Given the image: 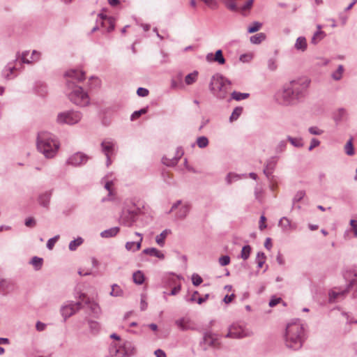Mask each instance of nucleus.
Returning <instances> with one entry per match:
<instances>
[{
    "label": "nucleus",
    "mask_w": 357,
    "mask_h": 357,
    "mask_svg": "<svg viewBox=\"0 0 357 357\" xmlns=\"http://www.w3.org/2000/svg\"><path fill=\"white\" fill-rule=\"evenodd\" d=\"M343 66H340L337 68V70L333 73V77L334 79H336V80H338L340 79L341 77H342V73H343Z\"/></svg>",
    "instance_id": "43"
},
{
    "label": "nucleus",
    "mask_w": 357,
    "mask_h": 357,
    "mask_svg": "<svg viewBox=\"0 0 357 357\" xmlns=\"http://www.w3.org/2000/svg\"><path fill=\"white\" fill-rule=\"evenodd\" d=\"M251 252V248L250 245H245L243 247L241 250V258L244 260L248 259Z\"/></svg>",
    "instance_id": "37"
},
{
    "label": "nucleus",
    "mask_w": 357,
    "mask_h": 357,
    "mask_svg": "<svg viewBox=\"0 0 357 357\" xmlns=\"http://www.w3.org/2000/svg\"><path fill=\"white\" fill-rule=\"evenodd\" d=\"M202 1L211 9H217L218 8V3L215 0H202Z\"/></svg>",
    "instance_id": "41"
},
{
    "label": "nucleus",
    "mask_w": 357,
    "mask_h": 357,
    "mask_svg": "<svg viewBox=\"0 0 357 357\" xmlns=\"http://www.w3.org/2000/svg\"><path fill=\"white\" fill-rule=\"evenodd\" d=\"M133 281L137 284H142L144 280V275L140 271H137L133 273Z\"/></svg>",
    "instance_id": "27"
},
{
    "label": "nucleus",
    "mask_w": 357,
    "mask_h": 357,
    "mask_svg": "<svg viewBox=\"0 0 357 357\" xmlns=\"http://www.w3.org/2000/svg\"><path fill=\"white\" fill-rule=\"evenodd\" d=\"M345 153L349 155H353L354 154V149L352 142V139H350L344 146Z\"/></svg>",
    "instance_id": "32"
},
{
    "label": "nucleus",
    "mask_w": 357,
    "mask_h": 357,
    "mask_svg": "<svg viewBox=\"0 0 357 357\" xmlns=\"http://www.w3.org/2000/svg\"><path fill=\"white\" fill-rule=\"evenodd\" d=\"M242 112H243V108L242 107H236L234 109V111H233V112H232V114H231V115L230 116V121L232 122L234 121H236L240 116V115L241 114Z\"/></svg>",
    "instance_id": "36"
},
{
    "label": "nucleus",
    "mask_w": 357,
    "mask_h": 357,
    "mask_svg": "<svg viewBox=\"0 0 357 357\" xmlns=\"http://www.w3.org/2000/svg\"><path fill=\"white\" fill-rule=\"evenodd\" d=\"M254 57L253 53H247L240 56V61L242 62H250Z\"/></svg>",
    "instance_id": "42"
},
{
    "label": "nucleus",
    "mask_w": 357,
    "mask_h": 357,
    "mask_svg": "<svg viewBox=\"0 0 357 357\" xmlns=\"http://www.w3.org/2000/svg\"><path fill=\"white\" fill-rule=\"evenodd\" d=\"M66 76L68 77V87L72 89V91L69 93L70 100L75 104L82 107L87 105L89 102L87 93L84 92L82 88L73 86V81L79 82L84 79V73L82 71L70 70L66 72Z\"/></svg>",
    "instance_id": "1"
},
{
    "label": "nucleus",
    "mask_w": 357,
    "mask_h": 357,
    "mask_svg": "<svg viewBox=\"0 0 357 357\" xmlns=\"http://www.w3.org/2000/svg\"><path fill=\"white\" fill-rule=\"evenodd\" d=\"M264 246L268 250H271V248H272V242H271V239L270 238H267L266 239V241L264 243Z\"/></svg>",
    "instance_id": "63"
},
{
    "label": "nucleus",
    "mask_w": 357,
    "mask_h": 357,
    "mask_svg": "<svg viewBox=\"0 0 357 357\" xmlns=\"http://www.w3.org/2000/svg\"><path fill=\"white\" fill-rule=\"evenodd\" d=\"M176 324L178 328L183 331L193 329V324L189 319H181L176 321Z\"/></svg>",
    "instance_id": "15"
},
{
    "label": "nucleus",
    "mask_w": 357,
    "mask_h": 357,
    "mask_svg": "<svg viewBox=\"0 0 357 357\" xmlns=\"http://www.w3.org/2000/svg\"><path fill=\"white\" fill-rule=\"evenodd\" d=\"M137 93L139 96L145 97V96H148L149 91L144 88H139L137 91Z\"/></svg>",
    "instance_id": "53"
},
{
    "label": "nucleus",
    "mask_w": 357,
    "mask_h": 357,
    "mask_svg": "<svg viewBox=\"0 0 357 357\" xmlns=\"http://www.w3.org/2000/svg\"><path fill=\"white\" fill-rule=\"evenodd\" d=\"M91 273H92V270L90 269V268H81L78 271V273L81 276H82V275H89L91 274Z\"/></svg>",
    "instance_id": "52"
},
{
    "label": "nucleus",
    "mask_w": 357,
    "mask_h": 357,
    "mask_svg": "<svg viewBox=\"0 0 357 357\" xmlns=\"http://www.w3.org/2000/svg\"><path fill=\"white\" fill-rule=\"evenodd\" d=\"M102 151L107 158L108 164L110 163L109 154L113 151V144L110 142H103L102 143Z\"/></svg>",
    "instance_id": "18"
},
{
    "label": "nucleus",
    "mask_w": 357,
    "mask_h": 357,
    "mask_svg": "<svg viewBox=\"0 0 357 357\" xmlns=\"http://www.w3.org/2000/svg\"><path fill=\"white\" fill-rule=\"evenodd\" d=\"M89 307L92 310V311L94 313L98 314L100 312V308H99L98 305L96 303H89Z\"/></svg>",
    "instance_id": "57"
},
{
    "label": "nucleus",
    "mask_w": 357,
    "mask_h": 357,
    "mask_svg": "<svg viewBox=\"0 0 357 357\" xmlns=\"http://www.w3.org/2000/svg\"><path fill=\"white\" fill-rule=\"evenodd\" d=\"M266 257L264 253H259L257 255V264L259 268H261L265 263Z\"/></svg>",
    "instance_id": "48"
},
{
    "label": "nucleus",
    "mask_w": 357,
    "mask_h": 357,
    "mask_svg": "<svg viewBox=\"0 0 357 357\" xmlns=\"http://www.w3.org/2000/svg\"><path fill=\"white\" fill-rule=\"evenodd\" d=\"M135 235H137V236L139 237V239L137 242H127L126 244V250H128V251H131V250H139L140 248H141V244H142V234L138 233V232H136L135 233Z\"/></svg>",
    "instance_id": "14"
},
{
    "label": "nucleus",
    "mask_w": 357,
    "mask_h": 357,
    "mask_svg": "<svg viewBox=\"0 0 357 357\" xmlns=\"http://www.w3.org/2000/svg\"><path fill=\"white\" fill-rule=\"evenodd\" d=\"M310 84L308 77H299L291 81L283 91V98L287 103H291L301 97Z\"/></svg>",
    "instance_id": "2"
},
{
    "label": "nucleus",
    "mask_w": 357,
    "mask_h": 357,
    "mask_svg": "<svg viewBox=\"0 0 357 357\" xmlns=\"http://www.w3.org/2000/svg\"><path fill=\"white\" fill-rule=\"evenodd\" d=\"M347 291H337L336 289H333L332 290L330 293H329V299H330V301L331 302H333L335 301L339 296H343L344 295V294Z\"/></svg>",
    "instance_id": "28"
},
{
    "label": "nucleus",
    "mask_w": 357,
    "mask_h": 357,
    "mask_svg": "<svg viewBox=\"0 0 357 357\" xmlns=\"http://www.w3.org/2000/svg\"><path fill=\"white\" fill-rule=\"evenodd\" d=\"M288 139H289V141L291 142V144H293L294 146H302V143L300 139H296V138H292L290 137Z\"/></svg>",
    "instance_id": "54"
},
{
    "label": "nucleus",
    "mask_w": 357,
    "mask_h": 357,
    "mask_svg": "<svg viewBox=\"0 0 357 357\" xmlns=\"http://www.w3.org/2000/svg\"><path fill=\"white\" fill-rule=\"evenodd\" d=\"M155 355L156 357H167L165 353L161 349H157L155 351Z\"/></svg>",
    "instance_id": "64"
},
{
    "label": "nucleus",
    "mask_w": 357,
    "mask_h": 357,
    "mask_svg": "<svg viewBox=\"0 0 357 357\" xmlns=\"http://www.w3.org/2000/svg\"><path fill=\"white\" fill-rule=\"evenodd\" d=\"M204 341L210 346L218 347L220 345V335L211 332H206L204 335Z\"/></svg>",
    "instance_id": "9"
},
{
    "label": "nucleus",
    "mask_w": 357,
    "mask_h": 357,
    "mask_svg": "<svg viewBox=\"0 0 357 357\" xmlns=\"http://www.w3.org/2000/svg\"><path fill=\"white\" fill-rule=\"evenodd\" d=\"M197 144L199 148H204L208 146V140L206 137H199L197 139Z\"/></svg>",
    "instance_id": "38"
},
{
    "label": "nucleus",
    "mask_w": 357,
    "mask_h": 357,
    "mask_svg": "<svg viewBox=\"0 0 357 357\" xmlns=\"http://www.w3.org/2000/svg\"><path fill=\"white\" fill-rule=\"evenodd\" d=\"M309 131L312 135H321L322 131L317 127H311L309 128Z\"/></svg>",
    "instance_id": "58"
},
{
    "label": "nucleus",
    "mask_w": 357,
    "mask_h": 357,
    "mask_svg": "<svg viewBox=\"0 0 357 357\" xmlns=\"http://www.w3.org/2000/svg\"><path fill=\"white\" fill-rule=\"evenodd\" d=\"M234 297H235L234 294L226 295L225 296L223 301L226 304H228L234 300Z\"/></svg>",
    "instance_id": "59"
},
{
    "label": "nucleus",
    "mask_w": 357,
    "mask_h": 357,
    "mask_svg": "<svg viewBox=\"0 0 357 357\" xmlns=\"http://www.w3.org/2000/svg\"><path fill=\"white\" fill-rule=\"evenodd\" d=\"M42 262L43 259L41 258L35 257L32 259V264L36 267H40L42 264Z\"/></svg>",
    "instance_id": "55"
},
{
    "label": "nucleus",
    "mask_w": 357,
    "mask_h": 357,
    "mask_svg": "<svg viewBox=\"0 0 357 357\" xmlns=\"http://www.w3.org/2000/svg\"><path fill=\"white\" fill-rule=\"evenodd\" d=\"M80 308L79 302L64 306L61 310L62 315L65 317H69L74 314Z\"/></svg>",
    "instance_id": "10"
},
{
    "label": "nucleus",
    "mask_w": 357,
    "mask_h": 357,
    "mask_svg": "<svg viewBox=\"0 0 357 357\" xmlns=\"http://www.w3.org/2000/svg\"><path fill=\"white\" fill-rule=\"evenodd\" d=\"M319 140H317L316 139H312V141H311V143H310V146L309 147V150H312L314 147L319 146Z\"/></svg>",
    "instance_id": "61"
},
{
    "label": "nucleus",
    "mask_w": 357,
    "mask_h": 357,
    "mask_svg": "<svg viewBox=\"0 0 357 357\" xmlns=\"http://www.w3.org/2000/svg\"><path fill=\"white\" fill-rule=\"evenodd\" d=\"M110 294L113 296H119L122 295V289L117 284H114L112 287V291L110 292Z\"/></svg>",
    "instance_id": "40"
},
{
    "label": "nucleus",
    "mask_w": 357,
    "mask_h": 357,
    "mask_svg": "<svg viewBox=\"0 0 357 357\" xmlns=\"http://www.w3.org/2000/svg\"><path fill=\"white\" fill-rule=\"evenodd\" d=\"M192 281L194 285L198 286L202 282V278L197 274H194L192 277Z\"/></svg>",
    "instance_id": "49"
},
{
    "label": "nucleus",
    "mask_w": 357,
    "mask_h": 357,
    "mask_svg": "<svg viewBox=\"0 0 357 357\" xmlns=\"http://www.w3.org/2000/svg\"><path fill=\"white\" fill-rule=\"evenodd\" d=\"M83 243L82 238H77V239L72 241L69 244V249L70 250H75L78 246Z\"/></svg>",
    "instance_id": "35"
},
{
    "label": "nucleus",
    "mask_w": 357,
    "mask_h": 357,
    "mask_svg": "<svg viewBox=\"0 0 357 357\" xmlns=\"http://www.w3.org/2000/svg\"><path fill=\"white\" fill-rule=\"evenodd\" d=\"M318 31L314 34L313 37L312 38L311 42L314 44H317L318 42L321 40L326 36L325 33L322 31H321V26H317Z\"/></svg>",
    "instance_id": "20"
},
{
    "label": "nucleus",
    "mask_w": 357,
    "mask_h": 357,
    "mask_svg": "<svg viewBox=\"0 0 357 357\" xmlns=\"http://www.w3.org/2000/svg\"><path fill=\"white\" fill-rule=\"evenodd\" d=\"M229 81L220 75H214L211 79L209 88L211 91L219 98L223 99L228 92Z\"/></svg>",
    "instance_id": "5"
},
{
    "label": "nucleus",
    "mask_w": 357,
    "mask_h": 357,
    "mask_svg": "<svg viewBox=\"0 0 357 357\" xmlns=\"http://www.w3.org/2000/svg\"><path fill=\"white\" fill-rule=\"evenodd\" d=\"M110 354L112 356H114L115 357H123V356H124L126 355V352L123 350H121L120 349H115L114 351L111 349Z\"/></svg>",
    "instance_id": "47"
},
{
    "label": "nucleus",
    "mask_w": 357,
    "mask_h": 357,
    "mask_svg": "<svg viewBox=\"0 0 357 357\" xmlns=\"http://www.w3.org/2000/svg\"><path fill=\"white\" fill-rule=\"evenodd\" d=\"M189 211V206L188 205H181L179 211L177 213V217L179 218H185Z\"/></svg>",
    "instance_id": "33"
},
{
    "label": "nucleus",
    "mask_w": 357,
    "mask_h": 357,
    "mask_svg": "<svg viewBox=\"0 0 357 357\" xmlns=\"http://www.w3.org/2000/svg\"><path fill=\"white\" fill-rule=\"evenodd\" d=\"M37 148L46 158H53L59 148V142L47 132H40L38 135Z\"/></svg>",
    "instance_id": "4"
},
{
    "label": "nucleus",
    "mask_w": 357,
    "mask_h": 357,
    "mask_svg": "<svg viewBox=\"0 0 357 357\" xmlns=\"http://www.w3.org/2000/svg\"><path fill=\"white\" fill-rule=\"evenodd\" d=\"M143 252L146 253L147 255H149L155 256V257H157L158 258H160V259H163L164 258V255L160 251L157 250L156 248L146 249V250H144L143 251Z\"/></svg>",
    "instance_id": "26"
},
{
    "label": "nucleus",
    "mask_w": 357,
    "mask_h": 357,
    "mask_svg": "<svg viewBox=\"0 0 357 357\" xmlns=\"http://www.w3.org/2000/svg\"><path fill=\"white\" fill-rule=\"evenodd\" d=\"M147 112L146 109L144 108L139 111L135 112L131 116V120H135L138 119L142 114H146Z\"/></svg>",
    "instance_id": "45"
},
{
    "label": "nucleus",
    "mask_w": 357,
    "mask_h": 357,
    "mask_svg": "<svg viewBox=\"0 0 357 357\" xmlns=\"http://www.w3.org/2000/svg\"><path fill=\"white\" fill-rule=\"evenodd\" d=\"M266 218L264 215H261V218H260V220H259V228L260 230H264V229L266 228Z\"/></svg>",
    "instance_id": "51"
},
{
    "label": "nucleus",
    "mask_w": 357,
    "mask_h": 357,
    "mask_svg": "<svg viewBox=\"0 0 357 357\" xmlns=\"http://www.w3.org/2000/svg\"><path fill=\"white\" fill-rule=\"evenodd\" d=\"M206 60L209 62H218L219 64L222 65L225 63V59L223 56L222 52L220 50H217L214 55L213 54H207Z\"/></svg>",
    "instance_id": "12"
},
{
    "label": "nucleus",
    "mask_w": 357,
    "mask_h": 357,
    "mask_svg": "<svg viewBox=\"0 0 357 357\" xmlns=\"http://www.w3.org/2000/svg\"><path fill=\"white\" fill-rule=\"evenodd\" d=\"M254 3V0H248L245 5L241 7H238V12H240L243 15H247L248 13H249Z\"/></svg>",
    "instance_id": "22"
},
{
    "label": "nucleus",
    "mask_w": 357,
    "mask_h": 357,
    "mask_svg": "<svg viewBox=\"0 0 357 357\" xmlns=\"http://www.w3.org/2000/svg\"><path fill=\"white\" fill-rule=\"evenodd\" d=\"M304 341V328L299 321H293L287 324L285 333V344L291 349L301 348Z\"/></svg>",
    "instance_id": "3"
},
{
    "label": "nucleus",
    "mask_w": 357,
    "mask_h": 357,
    "mask_svg": "<svg viewBox=\"0 0 357 357\" xmlns=\"http://www.w3.org/2000/svg\"><path fill=\"white\" fill-rule=\"evenodd\" d=\"M81 114L77 112H66L60 113L57 116V122L73 125L79 122Z\"/></svg>",
    "instance_id": "6"
},
{
    "label": "nucleus",
    "mask_w": 357,
    "mask_h": 357,
    "mask_svg": "<svg viewBox=\"0 0 357 357\" xmlns=\"http://www.w3.org/2000/svg\"><path fill=\"white\" fill-rule=\"evenodd\" d=\"M113 185L112 181H107L105 185V189L109 192V197H112L114 195Z\"/></svg>",
    "instance_id": "44"
},
{
    "label": "nucleus",
    "mask_w": 357,
    "mask_h": 357,
    "mask_svg": "<svg viewBox=\"0 0 357 357\" xmlns=\"http://www.w3.org/2000/svg\"><path fill=\"white\" fill-rule=\"evenodd\" d=\"M266 36L264 33H259L250 37V40L253 44H260L265 40Z\"/></svg>",
    "instance_id": "23"
},
{
    "label": "nucleus",
    "mask_w": 357,
    "mask_h": 357,
    "mask_svg": "<svg viewBox=\"0 0 357 357\" xmlns=\"http://www.w3.org/2000/svg\"><path fill=\"white\" fill-rule=\"evenodd\" d=\"M59 238V236H54V238H50L47 241V247L50 250H52L53 248V247L54 246V244L56 243V242L58 241Z\"/></svg>",
    "instance_id": "50"
},
{
    "label": "nucleus",
    "mask_w": 357,
    "mask_h": 357,
    "mask_svg": "<svg viewBox=\"0 0 357 357\" xmlns=\"http://www.w3.org/2000/svg\"><path fill=\"white\" fill-rule=\"evenodd\" d=\"M50 192H45L42 194L38 198L40 204L43 206H47L50 200Z\"/></svg>",
    "instance_id": "25"
},
{
    "label": "nucleus",
    "mask_w": 357,
    "mask_h": 357,
    "mask_svg": "<svg viewBox=\"0 0 357 357\" xmlns=\"http://www.w3.org/2000/svg\"><path fill=\"white\" fill-rule=\"evenodd\" d=\"M199 72L197 70L193 71L191 73L188 74L184 79L185 83L187 85H192L195 83L198 79Z\"/></svg>",
    "instance_id": "16"
},
{
    "label": "nucleus",
    "mask_w": 357,
    "mask_h": 357,
    "mask_svg": "<svg viewBox=\"0 0 357 357\" xmlns=\"http://www.w3.org/2000/svg\"><path fill=\"white\" fill-rule=\"evenodd\" d=\"M87 160V158L82 153H76L70 156L68 160V163L74 166L82 165Z\"/></svg>",
    "instance_id": "11"
},
{
    "label": "nucleus",
    "mask_w": 357,
    "mask_h": 357,
    "mask_svg": "<svg viewBox=\"0 0 357 357\" xmlns=\"http://www.w3.org/2000/svg\"><path fill=\"white\" fill-rule=\"evenodd\" d=\"M262 27V24L259 22H254L251 25H250L248 28V31L250 33H252L258 31Z\"/></svg>",
    "instance_id": "30"
},
{
    "label": "nucleus",
    "mask_w": 357,
    "mask_h": 357,
    "mask_svg": "<svg viewBox=\"0 0 357 357\" xmlns=\"http://www.w3.org/2000/svg\"><path fill=\"white\" fill-rule=\"evenodd\" d=\"M235 0H227L225 2L226 6L231 11L238 12V7L234 2Z\"/></svg>",
    "instance_id": "39"
},
{
    "label": "nucleus",
    "mask_w": 357,
    "mask_h": 357,
    "mask_svg": "<svg viewBox=\"0 0 357 357\" xmlns=\"http://www.w3.org/2000/svg\"><path fill=\"white\" fill-rule=\"evenodd\" d=\"M344 278L347 280H350L349 289H350V288L357 289V273H354L353 278H351V273L347 272L344 275Z\"/></svg>",
    "instance_id": "21"
},
{
    "label": "nucleus",
    "mask_w": 357,
    "mask_h": 357,
    "mask_svg": "<svg viewBox=\"0 0 357 357\" xmlns=\"http://www.w3.org/2000/svg\"><path fill=\"white\" fill-rule=\"evenodd\" d=\"M281 301V298H272L270 302H269V305L271 307H274L277 304H278Z\"/></svg>",
    "instance_id": "62"
},
{
    "label": "nucleus",
    "mask_w": 357,
    "mask_h": 357,
    "mask_svg": "<svg viewBox=\"0 0 357 357\" xmlns=\"http://www.w3.org/2000/svg\"><path fill=\"white\" fill-rule=\"evenodd\" d=\"M219 264L222 266H227L230 263V258L229 256H222L219 258Z\"/></svg>",
    "instance_id": "46"
},
{
    "label": "nucleus",
    "mask_w": 357,
    "mask_h": 357,
    "mask_svg": "<svg viewBox=\"0 0 357 357\" xmlns=\"http://www.w3.org/2000/svg\"><path fill=\"white\" fill-rule=\"evenodd\" d=\"M350 225L351 229L354 233V236L357 237V221L354 220H351L350 222Z\"/></svg>",
    "instance_id": "56"
},
{
    "label": "nucleus",
    "mask_w": 357,
    "mask_h": 357,
    "mask_svg": "<svg viewBox=\"0 0 357 357\" xmlns=\"http://www.w3.org/2000/svg\"><path fill=\"white\" fill-rule=\"evenodd\" d=\"M248 335V333L244 331L241 326H231L229 328V332L226 337L231 338H241Z\"/></svg>",
    "instance_id": "8"
},
{
    "label": "nucleus",
    "mask_w": 357,
    "mask_h": 357,
    "mask_svg": "<svg viewBox=\"0 0 357 357\" xmlns=\"http://www.w3.org/2000/svg\"><path fill=\"white\" fill-rule=\"evenodd\" d=\"M268 68L271 70H274L277 68V65L273 59H270L268 61Z\"/></svg>",
    "instance_id": "60"
},
{
    "label": "nucleus",
    "mask_w": 357,
    "mask_h": 357,
    "mask_svg": "<svg viewBox=\"0 0 357 357\" xmlns=\"http://www.w3.org/2000/svg\"><path fill=\"white\" fill-rule=\"evenodd\" d=\"M141 213L140 208L139 207L131 209V208H126L123 211V214L121 216V220L123 224L126 225L130 227L135 221L136 216Z\"/></svg>",
    "instance_id": "7"
},
{
    "label": "nucleus",
    "mask_w": 357,
    "mask_h": 357,
    "mask_svg": "<svg viewBox=\"0 0 357 357\" xmlns=\"http://www.w3.org/2000/svg\"><path fill=\"white\" fill-rule=\"evenodd\" d=\"M29 52H24L22 55V61L26 63H32L38 61L40 59V54L36 51H33L31 55L28 58Z\"/></svg>",
    "instance_id": "13"
},
{
    "label": "nucleus",
    "mask_w": 357,
    "mask_h": 357,
    "mask_svg": "<svg viewBox=\"0 0 357 357\" xmlns=\"http://www.w3.org/2000/svg\"><path fill=\"white\" fill-rule=\"evenodd\" d=\"M168 234L169 231L165 230L160 234L158 235L155 238L156 243L159 245L162 246L165 243V239L166 238Z\"/></svg>",
    "instance_id": "29"
},
{
    "label": "nucleus",
    "mask_w": 357,
    "mask_h": 357,
    "mask_svg": "<svg viewBox=\"0 0 357 357\" xmlns=\"http://www.w3.org/2000/svg\"><path fill=\"white\" fill-rule=\"evenodd\" d=\"M249 93H240V92H236V91H234L232 93H231V98L234 99V100H243V99H246L249 97Z\"/></svg>",
    "instance_id": "31"
},
{
    "label": "nucleus",
    "mask_w": 357,
    "mask_h": 357,
    "mask_svg": "<svg viewBox=\"0 0 357 357\" xmlns=\"http://www.w3.org/2000/svg\"><path fill=\"white\" fill-rule=\"evenodd\" d=\"M279 224L284 229H290L292 228L290 220L287 218H281Z\"/></svg>",
    "instance_id": "34"
},
{
    "label": "nucleus",
    "mask_w": 357,
    "mask_h": 357,
    "mask_svg": "<svg viewBox=\"0 0 357 357\" xmlns=\"http://www.w3.org/2000/svg\"><path fill=\"white\" fill-rule=\"evenodd\" d=\"M101 18L102 20V26L105 28L107 31H111L114 29V22L113 19L111 17H104L101 15Z\"/></svg>",
    "instance_id": "17"
},
{
    "label": "nucleus",
    "mask_w": 357,
    "mask_h": 357,
    "mask_svg": "<svg viewBox=\"0 0 357 357\" xmlns=\"http://www.w3.org/2000/svg\"><path fill=\"white\" fill-rule=\"evenodd\" d=\"M119 231V227H113L109 229L102 231L100 235L103 238H109L115 236Z\"/></svg>",
    "instance_id": "24"
},
{
    "label": "nucleus",
    "mask_w": 357,
    "mask_h": 357,
    "mask_svg": "<svg viewBox=\"0 0 357 357\" xmlns=\"http://www.w3.org/2000/svg\"><path fill=\"white\" fill-rule=\"evenodd\" d=\"M307 47V40L305 37H298L295 43V48L298 50L304 52Z\"/></svg>",
    "instance_id": "19"
}]
</instances>
